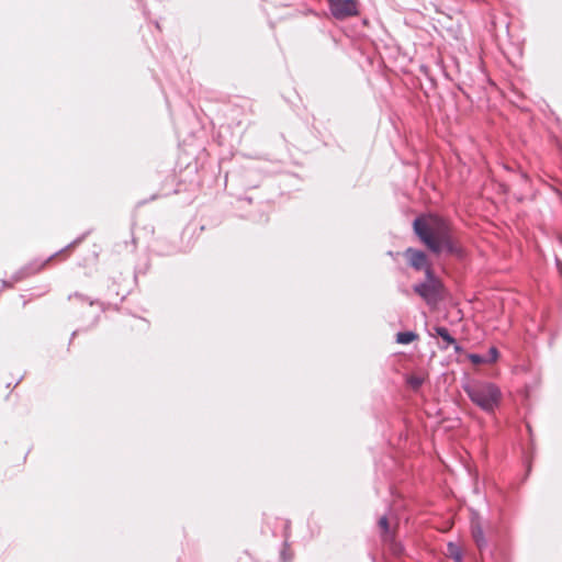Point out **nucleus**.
<instances>
[{
	"instance_id": "obj_4",
	"label": "nucleus",
	"mask_w": 562,
	"mask_h": 562,
	"mask_svg": "<svg viewBox=\"0 0 562 562\" xmlns=\"http://www.w3.org/2000/svg\"><path fill=\"white\" fill-rule=\"evenodd\" d=\"M442 284L436 278L434 270L427 271L426 281L414 285V291L420 295L428 304H435L440 300Z\"/></svg>"
},
{
	"instance_id": "obj_8",
	"label": "nucleus",
	"mask_w": 562,
	"mask_h": 562,
	"mask_svg": "<svg viewBox=\"0 0 562 562\" xmlns=\"http://www.w3.org/2000/svg\"><path fill=\"white\" fill-rule=\"evenodd\" d=\"M447 555L454 560L456 562H462V551L460 547L456 543H448L447 546Z\"/></svg>"
},
{
	"instance_id": "obj_3",
	"label": "nucleus",
	"mask_w": 562,
	"mask_h": 562,
	"mask_svg": "<svg viewBox=\"0 0 562 562\" xmlns=\"http://www.w3.org/2000/svg\"><path fill=\"white\" fill-rule=\"evenodd\" d=\"M378 528L381 540L394 554H401L402 546L396 541L397 519L395 517L382 516L378 520Z\"/></svg>"
},
{
	"instance_id": "obj_14",
	"label": "nucleus",
	"mask_w": 562,
	"mask_h": 562,
	"mask_svg": "<svg viewBox=\"0 0 562 562\" xmlns=\"http://www.w3.org/2000/svg\"><path fill=\"white\" fill-rule=\"evenodd\" d=\"M328 1V4L329 7L334 3L335 0H327Z\"/></svg>"
},
{
	"instance_id": "obj_10",
	"label": "nucleus",
	"mask_w": 562,
	"mask_h": 562,
	"mask_svg": "<svg viewBox=\"0 0 562 562\" xmlns=\"http://www.w3.org/2000/svg\"><path fill=\"white\" fill-rule=\"evenodd\" d=\"M424 381H425L424 374H411L406 379L407 384L414 391L419 390V387L423 385Z\"/></svg>"
},
{
	"instance_id": "obj_9",
	"label": "nucleus",
	"mask_w": 562,
	"mask_h": 562,
	"mask_svg": "<svg viewBox=\"0 0 562 562\" xmlns=\"http://www.w3.org/2000/svg\"><path fill=\"white\" fill-rule=\"evenodd\" d=\"M418 338V335L413 331H401L396 335V342L407 345Z\"/></svg>"
},
{
	"instance_id": "obj_2",
	"label": "nucleus",
	"mask_w": 562,
	"mask_h": 562,
	"mask_svg": "<svg viewBox=\"0 0 562 562\" xmlns=\"http://www.w3.org/2000/svg\"><path fill=\"white\" fill-rule=\"evenodd\" d=\"M464 392L480 408L487 413L494 412L502 398L501 390L488 382H473L464 386Z\"/></svg>"
},
{
	"instance_id": "obj_6",
	"label": "nucleus",
	"mask_w": 562,
	"mask_h": 562,
	"mask_svg": "<svg viewBox=\"0 0 562 562\" xmlns=\"http://www.w3.org/2000/svg\"><path fill=\"white\" fill-rule=\"evenodd\" d=\"M404 257L408 261V265L415 270H424L425 274H427V271L432 270L427 255L422 250L407 248L404 252Z\"/></svg>"
},
{
	"instance_id": "obj_11",
	"label": "nucleus",
	"mask_w": 562,
	"mask_h": 562,
	"mask_svg": "<svg viewBox=\"0 0 562 562\" xmlns=\"http://www.w3.org/2000/svg\"><path fill=\"white\" fill-rule=\"evenodd\" d=\"M435 331L448 345H454L456 344V339L450 335L449 330L446 327H440V326L436 327Z\"/></svg>"
},
{
	"instance_id": "obj_12",
	"label": "nucleus",
	"mask_w": 562,
	"mask_h": 562,
	"mask_svg": "<svg viewBox=\"0 0 562 562\" xmlns=\"http://www.w3.org/2000/svg\"><path fill=\"white\" fill-rule=\"evenodd\" d=\"M469 359L473 364H481V363L487 362L486 358H483V357H481L479 355H474V353L470 355Z\"/></svg>"
},
{
	"instance_id": "obj_1",
	"label": "nucleus",
	"mask_w": 562,
	"mask_h": 562,
	"mask_svg": "<svg viewBox=\"0 0 562 562\" xmlns=\"http://www.w3.org/2000/svg\"><path fill=\"white\" fill-rule=\"evenodd\" d=\"M414 233L432 254L447 252L462 256L460 245L451 224L436 214H423L413 222Z\"/></svg>"
},
{
	"instance_id": "obj_5",
	"label": "nucleus",
	"mask_w": 562,
	"mask_h": 562,
	"mask_svg": "<svg viewBox=\"0 0 562 562\" xmlns=\"http://www.w3.org/2000/svg\"><path fill=\"white\" fill-rule=\"evenodd\" d=\"M329 10L338 20L357 16L359 14L358 0H335Z\"/></svg>"
},
{
	"instance_id": "obj_7",
	"label": "nucleus",
	"mask_w": 562,
	"mask_h": 562,
	"mask_svg": "<svg viewBox=\"0 0 562 562\" xmlns=\"http://www.w3.org/2000/svg\"><path fill=\"white\" fill-rule=\"evenodd\" d=\"M471 532H472V537H473L476 546L479 547V549H482L483 547L486 546V541H485V538H484L483 527H482V525L480 524L479 520H473L472 521V524H471Z\"/></svg>"
},
{
	"instance_id": "obj_13",
	"label": "nucleus",
	"mask_w": 562,
	"mask_h": 562,
	"mask_svg": "<svg viewBox=\"0 0 562 562\" xmlns=\"http://www.w3.org/2000/svg\"><path fill=\"white\" fill-rule=\"evenodd\" d=\"M490 358H486L487 362H495L498 358V350L495 347L490 348Z\"/></svg>"
}]
</instances>
